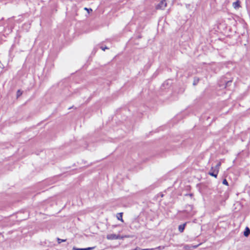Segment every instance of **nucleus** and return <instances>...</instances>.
<instances>
[{"label":"nucleus","mask_w":250,"mask_h":250,"mask_svg":"<svg viewBox=\"0 0 250 250\" xmlns=\"http://www.w3.org/2000/svg\"><path fill=\"white\" fill-rule=\"evenodd\" d=\"M125 237H126V236H121L120 235H117L115 234H110L106 236V238L108 240H115V239H123Z\"/></svg>","instance_id":"1"},{"label":"nucleus","mask_w":250,"mask_h":250,"mask_svg":"<svg viewBox=\"0 0 250 250\" xmlns=\"http://www.w3.org/2000/svg\"><path fill=\"white\" fill-rule=\"evenodd\" d=\"M101 49L104 50V51H105V49H108L107 47H101Z\"/></svg>","instance_id":"19"},{"label":"nucleus","mask_w":250,"mask_h":250,"mask_svg":"<svg viewBox=\"0 0 250 250\" xmlns=\"http://www.w3.org/2000/svg\"><path fill=\"white\" fill-rule=\"evenodd\" d=\"M164 249V247H161V246H159L156 248V249H158V250H163Z\"/></svg>","instance_id":"17"},{"label":"nucleus","mask_w":250,"mask_h":250,"mask_svg":"<svg viewBox=\"0 0 250 250\" xmlns=\"http://www.w3.org/2000/svg\"><path fill=\"white\" fill-rule=\"evenodd\" d=\"M250 234V229L248 227H246L244 232V235L248 237Z\"/></svg>","instance_id":"5"},{"label":"nucleus","mask_w":250,"mask_h":250,"mask_svg":"<svg viewBox=\"0 0 250 250\" xmlns=\"http://www.w3.org/2000/svg\"><path fill=\"white\" fill-rule=\"evenodd\" d=\"M186 224H187V223H184V224H183L182 225H180L179 226L178 229H179V231L180 232H183Z\"/></svg>","instance_id":"4"},{"label":"nucleus","mask_w":250,"mask_h":250,"mask_svg":"<svg viewBox=\"0 0 250 250\" xmlns=\"http://www.w3.org/2000/svg\"><path fill=\"white\" fill-rule=\"evenodd\" d=\"M218 173V172H215V169H214V167H211L210 171L208 172L209 175H210L213 177H214L215 178H217Z\"/></svg>","instance_id":"3"},{"label":"nucleus","mask_w":250,"mask_h":250,"mask_svg":"<svg viewBox=\"0 0 250 250\" xmlns=\"http://www.w3.org/2000/svg\"><path fill=\"white\" fill-rule=\"evenodd\" d=\"M73 250H83V249H77L75 247L73 248Z\"/></svg>","instance_id":"18"},{"label":"nucleus","mask_w":250,"mask_h":250,"mask_svg":"<svg viewBox=\"0 0 250 250\" xmlns=\"http://www.w3.org/2000/svg\"><path fill=\"white\" fill-rule=\"evenodd\" d=\"M221 162H219L216 166L215 167H214V169H215V172H219V169H220V167H221Z\"/></svg>","instance_id":"7"},{"label":"nucleus","mask_w":250,"mask_h":250,"mask_svg":"<svg viewBox=\"0 0 250 250\" xmlns=\"http://www.w3.org/2000/svg\"><path fill=\"white\" fill-rule=\"evenodd\" d=\"M117 217L118 220H121L122 222H124L123 219V213H118Z\"/></svg>","instance_id":"8"},{"label":"nucleus","mask_w":250,"mask_h":250,"mask_svg":"<svg viewBox=\"0 0 250 250\" xmlns=\"http://www.w3.org/2000/svg\"><path fill=\"white\" fill-rule=\"evenodd\" d=\"M66 240V239H61L59 238H57V241H58L59 244H60V243H61L62 242H65Z\"/></svg>","instance_id":"12"},{"label":"nucleus","mask_w":250,"mask_h":250,"mask_svg":"<svg viewBox=\"0 0 250 250\" xmlns=\"http://www.w3.org/2000/svg\"><path fill=\"white\" fill-rule=\"evenodd\" d=\"M84 10H86L88 13H89L90 11H92V10L91 8L88 9V8H87L86 7L84 8Z\"/></svg>","instance_id":"15"},{"label":"nucleus","mask_w":250,"mask_h":250,"mask_svg":"<svg viewBox=\"0 0 250 250\" xmlns=\"http://www.w3.org/2000/svg\"><path fill=\"white\" fill-rule=\"evenodd\" d=\"M199 78H194L193 84L194 85H196L199 82Z\"/></svg>","instance_id":"11"},{"label":"nucleus","mask_w":250,"mask_h":250,"mask_svg":"<svg viewBox=\"0 0 250 250\" xmlns=\"http://www.w3.org/2000/svg\"><path fill=\"white\" fill-rule=\"evenodd\" d=\"M94 249V247H88L87 248H84L83 250H92Z\"/></svg>","instance_id":"14"},{"label":"nucleus","mask_w":250,"mask_h":250,"mask_svg":"<svg viewBox=\"0 0 250 250\" xmlns=\"http://www.w3.org/2000/svg\"><path fill=\"white\" fill-rule=\"evenodd\" d=\"M223 184L224 185H228V182H227V180L226 179H224L223 181Z\"/></svg>","instance_id":"13"},{"label":"nucleus","mask_w":250,"mask_h":250,"mask_svg":"<svg viewBox=\"0 0 250 250\" xmlns=\"http://www.w3.org/2000/svg\"><path fill=\"white\" fill-rule=\"evenodd\" d=\"M167 0H162L160 3L156 6V9L164 10L167 5Z\"/></svg>","instance_id":"2"},{"label":"nucleus","mask_w":250,"mask_h":250,"mask_svg":"<svg viewBox=\"0 0 250 250\" xmlns=\"http://www.w3.org/2000/svg\"><path fill=\"white\" fill-rule=\"evenodd\" d=\"M22 94V92L21 90H18L17 92V98L20 97Z\"/></svg>","instance_id":"10"},{"label":"nucleus","mask_w":250,"mask_h":250,"mask_svg":"<svg viewBox=\"0 0 250 250\" xmlns=\"http://www.w3.org/2000/svg\"><path fill=\"white\" fill-rule=\"evenodd\" d=\"M149 249H144L143 250H149Z\"/></svg>","instance_id":"21"},{"label":"nucleus","mask_w":250,"mask_h":250,"mask_svg":"<svg viewBox=\"0 0 250 250\" xmlns=\"http://www.w3.org/2000/svg\"><path fill=\"white\" fill-rule=\"evenodd\" d=\"M186 208L187 211H191L193 209V206L190 205H188L186 206Z\"/></svg>","instance_id":"9"},{"label":"nucleus","mask_w":250,"mask_h":250,"mask_svg":"<svg viewBox=\"0 0 250 250\" xmlns=\"http://www.w3.org/2000/svg\"><path fill=\"white\" fill-rule=\"evenodd\" d=\"M232 5L235 9L238 8L240 6V1L239 0H237L236 1L233 3Z\"/></svg>","instance_id":"6"},{"label":"nucleus","mask_w":250,"mask_h":250,"mask_svg":"<svg viewBox=\"0 0 250 250\" xmlns=\"http://www.w3.org/2000/svg\"><path fill=\"white\" fill-rule=\"evenodd\" d=\"M231 83V81H229L226 83V87L229 85V83Z\"/></svg>","instance_id":"16"},{"label":"nucleus","mask_w":250,"mask_h":250,"mask_svg":"<svg viewBox=\"0 0 250 250\" xmlns=\"http://www.w3.org/2000/svg\"><path fill=\"white\" fill-rule=\"evenodd\" d=\"M189 195L190 196H192V194H189Z\"/></svg>","instance_id":"20"}]
</instances>
